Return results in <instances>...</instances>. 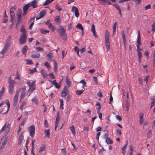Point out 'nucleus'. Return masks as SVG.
Returning <instances> with one entry per match:
<instances>
[{
	"mask_svg": "<svg viewBox=\"0 0 155 155\" xmlns=\"http://www.w3.org/2000/svg\"><path fill=\"white\" fill-rule=\"evenodd\" d=\"M110 34L107 30L105 31V44L106 48L108 51L110 50V43L109 41Z\"/></svg>",
	"mask_w": 155,
	"mask_h": 155,
	"instance_id": "f257e3e1",
	"label": "nucleus"
},
{
	"mask_svg": "<svg viewBox=\"0 0 155 155\" xmlns=\"http://www.w3.org/2000/svg\"><path fill=\"white\" fill-rule=\"evenodd\" d=\"M61 38L64 40H66L67 37L66 33V29L63 27H61L57 30Z\"/></svg>",
	"mask_w": 155,
	"mask_h": 155,
	"instance_id": "f03ea898",
	"label": "nucleus"
},
{
	"mask_svg": "<svg viewBox=\"0 0 155 155\" xmlns=\"http://www.w3.org/2000/svg\"><path fill=\"white\" fill-rule=\"evenodd\" d=\"M27 39V34H21L20 35L19 43L21 45L24 44L26 42Z\"/></svg>",
	"mask_w": 155,
	"mask_h": 155,
	"instance_id": "7ed1b4c3",
	"label": "nucleus"
},
{
	"mask_svg": "<svg viewBox=\"0 0 155 155\" xmlns=\"http://www.w3.org/2000/svg\"><path fill=\"white\" fill-rule=\"evenodd\" d=\"M28 131L30 134V135L33 137H34L35 133V127L34 125H32L31 126L28 128Z\"/></svg>",
	"mask_w": 155,
	"mask_h": 155,
	"instance_id": "20e7f679",
	"label": "nucleus"
},
{
	"mask_svg": "<svg viewBox=\"0 0 155 155\" xmlns=\"http://www.w3.org/2000/svg\"><path fill=\"white\" fill-rule=\"evenodd\" d=\"M11 37L9 36L8 37L7 40L6 42L5 43L4 48L8 50V48L10 47L11 44Z\"/></svg>",
	"mask_w": 155,
	"mask_h": 155,
	"instance_id": "39448f33",
	"label": "nucleus"
},
{
	"mask_svg": "<svg viewBox=\"0 0 155 155\" xmlns=\"http://www.w3.org/2000/svg\"><path fill=\"white\" fill-rule=\"evenodd\" d=\"M71 11L73 12H75V15L76 17L78 18L79 16V13L78 12V8L74 6H73L72 7Z\"/></svg>",
	"mask_w": 155,
	"mask_h": 155,
	"instance_id": "423d86ee",
	"label": "nucleus"
},
{
	"mask_svg": "<svg viewBox=\"0 0 155 155\" xmlns=\"http://www.w3.org/2000/svg\"><path fill=\"white\" fill-rule=\"evenodd\" d=\"M30 7V4L29 3L26 4L23 8V15H25L27 12L28 10Z\"/></svg>",
	"mask_w": 155,
	"mask_h": 155,
	"instance_id": "0eeeda50",
	"label": "nucleus"
},
{
	"mask_svg": "<svg viewBox=\"0 0 155 155\" xmlns=\"http://www.w3.org/2000/svg\"><path fill=\"white\" fill-rule=\"evenodd\" d=\"M19 91H17L16 94L14 97V103L13 105L14 106H16L17 104V103L18 100V97Z\"/></svg>",
	"mask_w": 155,
	"mask_h": 155,
	"instance_id": "6e6552de",
	"label": "nucleus"
},
{
	"mask_svg": "<svg viewBox=\"0 0 155 155\" xmlns=\"http://www.w3.org/2000/svg\"><path fill=\"white\" fill-rule=\"evenodd\" d=\"M30 6H31L34 8L38 7L37 1L36 0H33L30 3H29Z\"/></svg>",
	"mask_w": 155,
	"mask_h": 155,
	"instance_id": "1a4fd4ad",
	"label": "nucleus"
},
{
	"mask_svg": "<svg viewBox=\"0 0 155 155\" xmlns=\"http://www.w3.org/2000/svg\"><path fill=\"white\" fill-rule=\"evenodd\" d=\"M46 14V11L45 10H43L40 12L39 13V16L36 17V20L40 19L45 16Z\"/></svg>",
	"mask_w": 155,
	"mask_h": 155,
	"instance_id": "9d476101",
	"label": "nucleus"
},
{
	"mask_svg": "<svg viewBox=\"0 0 155 155\" xmlns=\"http://www.w3.org/2000/svg\"><path fill=\"white\" fill-rule=\"evenodd\" d=\"M91 31L93 33L94 36L95 37V38H97V35L95 31V25L94 24H92V25Z\"/></svg>",
	"mask_w": 155,
	"mask_h": 155,
	"instance_id": "9b49d317",
	"label": "nucleus"
},
{
	"mask_svg": "<svg viewBox=\"0 0 155 155\" xmlns=\"http://www.w3.org/2000/svg\"><path fill=\"white\" fill-rule=\"evenodd\" d=\"M40 73L42 74L43 77L44 78H47L48 77V74L44 69L41 70Z\"/></svg>",
	"mask_w": 155,
	"mask_h": 155,
	"instance_id": "f8f14e48",
	"label": "nucleus"
},
{
	"mask_svg": "<svg viewBox=\"0 0 155 155\" xmlns=\"http://www.w3.org/2000/svg\"><path fill=\"white\" fill-rule=\"evenodd\" d=\"M8 83L9 86H14V85L15 84L14 81L12 80L11 76H10L8 79Z\"/></svg>",
	"mask_w": 155,
	"mask_h": 155,
	"instance_id": "ddd939ff",
	"label": "nucleus"
},
{
	"mask_svg": "<svg viewBox=\"0 0 155 155\" xmlns=\"http://www.w3.org/2000/svg\"><path fill=\"white\" fill-rule=\"evenodd\" d=\"M28 49V47L27 45L25 46L22 48V51L23 54L25 55V56L26 55V52Z\"/></svg>",
	"mask_w": 155,
	"mask_h": 155,
	"instance_id": "4468645a",
	"label": "nucleus"
},
{
	"mask_svg": "<svg viewBox=\"0 0 155 155\" xmlns=\"http://www.w3.org/2000/svg\"><path fill=\"white\" fill-rule=\"evenodd\" d=\"M7 50L4 48H3L2 51L0 53V54L2 55L0 57V58H3L4 57V55H5V54L7 52Z\"/></svg>",
	"mask_w": 155,
	"mask_h": 155,
	"instance_id": "2eb2a0df",
	"label": "nucleus"
},
{
	"mask_svg": "<svg viewBox=\"0 0 155 155\" xmlns=\"http://www.w3.org/2000/svg\"><path fill=\"white\" fill-rule=\"evenodd\" d=\"M20 31L22 33V34H26V31L25 28V26L24 25H21Z\"/></svg>",
	"mask_w": 155,
	"mask_h": 155,
	"instance_id": "dca6fc26",
	"label": "nucleus"
},
{
	"mask_svg": "<svg viewBox=\"0 0 155 155\" xmlns=\"http://www.w3.org/2000/svg\"><path fill=\"white\" fill-rule=\"evenodd\" d=\"M137 45H141L140 32L139 30L138 31V38L137 41Z\"/></svg>",
	"mask_w": 155,
	"mask_h": 155,
	"instance_id": "f3484780",
	"label": "nucleus"
},
{
	"mask_svg": "<svg viewBox=\"0 0 155 155\" xmlns=\"http://www.w3.org/2000/svg\"><path fill=\"white\" fill-rule=\"evenodd\" d=\"M144 114L143 113H141L140 115V125H141L143 121V116Z\"/></svg>",
	"mask_w": 155,
	"mask_h": 155,
	"instance_id": "a211bd4d",
	"label": "nucleus"
},
{
	"mask_svg": "<svg viewBox=\"0 0 155 155\" xmlns=\"http://www.w3.org/2000/svg\"><path fill=\"white\" fill-rule=\"evenodd\" d=\"M122 37L124 45V47H125L126 45V41L125 38V34H124V31H122Z\"/></svg>",
	"mask_w": 155,
	"mask_h": 155,
	"instance_id": "6ab92c4d",
	"label": "nucleus"
},
{
	"mask_svg": "<svg viewBox=\"0 0 155 155\" xmlns=\"http://www.w3.org/2000/svg\"><path fill=\"white\" fill-rule=\"evenodd\" d=\"M23 132H22L20 135L19 137L18 144L20 145L21 143L22 142V140L23 138Z\"/></svg>",
	"mask_w": 155,
	"mask_h": 155,
	"instance_id": "aec40b11",
	"label": "nucleus"
},
{
	"mask_svg": "<svg viewBox=\"0 0 155 155\" xmlns=\"http://www.w3.org/2000/svg\"><path fill=\"white\" fill-rule=\"evenodd\" d=\"M17 25H18L21 21V15H17Z\"/></svg>",
	"mask_w": 155,
	"mask_h": 155,
	"instance_id": "412c9836",
	"label": "nucleus"
},
{
	"mask_svg": "<svg viewBox=\"0 0 155 155\" xmlns=\"http://www.w3.org/2000/svg\"><path fill=\"white\" fill-rule=\"evenodd\" d=\"M14 89V86H8V92L10 94H12L13 93Z\"/></svg>",
	"mask_w": 155,
	"mask_h": 155,
	"instance_id": "4be33fe9",
	"label": "nucleus"
},
{
	"mask_svg": "<svg viewBox=\"0 0 155 155\" xmlns=\"http://www.w3.org/2000/svg\"><path fill=\"white\" fill-rule=\"evenodd\" d=\"M45 134L46 136H47L48 138L50 137V130L49 129L48 130H45Z\"/></svg>",
	"mask_w": 155,
	"mask_h": 155,
	"instance_id": "5701e85b",
	"label": "nucleus"
},
{
	"mask_svg": "<svg viewBox=\"0 0 155 155\" xmlns=\"http://www.w3.org/2000/svg\"><path fill=\"white\" fill-rule=\"evenodd\" d=\"M54 20L56 23L58 24H59L61 23V20L59 16H56Z\"/></svg>",
	"mask_w": 155,
	"mask_h": 155,
	"instance_id": "b1692460",
	"label": "nucleus"
},
{
	"mask_svg": "<svg viewBox=\"0 0 155 155\" xmlns=\"http://www.w3.org/2000/svg\"><path fill=\"white\" fill-rule=\"evenodd\" d=\"M48 27L50 28L53 32L55 30V27L52 24H51L49 25Z\"/></svg>",
	"mask_w": 155,
	"mask_h": 155,
	"instance_id": "393cba45",
	"label": "nucleus"
},
{
	"mask_svg": "<svg viewBox=\"0 0 155 155\" xmlns=\"http://www.w3.org/2000/svg\"><path fill=\"white\" fill-rule=\"evenodd\" d=\"M138 53V61L139 63L141 61V59L142 57V54L140 51L137 52Z\"/></svg>",
	"mask_w": 155,
	"mask_h": 155,
	"instance_id": "a878e982",
	"label": "nucleus"
},
{
	"mask_svg": "<svg viewBox=\"0 0 155 155\" xmlns=\"http://www.w3.org/2000/svg\"><path fill=\"white\" fill-rule=\"evenodd\" d=\"M76 27L78 29H81V30H84V28L81 24H78L76 25Z\"/></svg>",
	"mask_w": 155,
	"mask_h": 155,
	"instance_id": "bb28decb",
	"label": "nucleus"
},
{
	"mask_svg": "<svg viewBox=\"0 0 155 155\" xmlns=\"http://www.w3.org/2000/svg\"><path fill=\"white\" fill-rule=\"evenodd\" d=\"M40 32L41 33L45 35L47 33H48L49 32V31L47 30H45L43 29L40 30Z\"/></svg>",
	"mask_w": 155,
	"mask_h": 155,
	"instance_id": "cd10ccee",
	"label": "nucleus"
},
{
	"mask_svg": "<svg viewBox=\"0 0 155 155\" xmlns=\"http://www.w3.org/2000/svg\"><path fill=\"white\" fill-rule=\"evenodd\" d=\"M60 108L62 110H63L64 109L63 100V99H60Z\"/></svg>",
	"mask_w": 155,
	"mask_h": 155,
	"instance_id": "c85d7f7f",
	"label": "nucleus"
},
{
	"mask_svg": "<svg viewBox=\"0 0 155 155\" xmlns=\"http://www.w3.org/2000/svg\"><path fill=\"white\" fill-rule=\"evenodd\" d=\"M66 84L68 85V87H70L71 86V82L68 79V77L66 78Z\"/></svg>",
	"mask_w": 155,
	"mask_h": 155,
	"instance_id": "c756f323",
	"label": "nucleus"
},
{
	"mask_svg": "<svg viewBox=\"0 0 155 155\" xmlns=\"http://www.w3.org/2000/svg\"><path fill=\"white\" fill-rule=\"evenodd\" d=\"M70 130H71V132L74 135H75V130L74 127L73 125L71 127H70Z\"/></svg>",
	"mask_w": 155,
	"mask_h": 155,
	"instance_id": "7c9ffc66",
	"label": "nucleus"
},
{
	"mask_svg": "<svg viewBox=\"0 0 155 155\" xmlns=\"http://www.w3.org/2000/svg\"><path fill=\"white\" fill-rule=\"evenodd\" d=\"M55 8L56 9H57L59 11H60L62 10V9L61 8V7L58 4H56L55 6Z\"/></svg>",
	"mask_w": 155,
	"mask_h": 155,
	"instance_id": "2f4dec72",
	"label": "nucleus"
},
{
	"mask_svg": "<svg viewBox=\"0 0 155 155\" xmlns=\"http://www.w3.org/2000/svg\"><path fill=\"white\" fill-rule=\"evenodd\" d=\"M106 141L107 143L112 144L113 143V141L110 139L109 138H107L106 139Z\"/></svg>",
	"mask_w": 155,
	"mask_h": 155,
	"instance_id": "473e14b6",
	"label": "nucleus"
},
{
	"mask_svg": "<svg viewBox=\"0 0 155 155\" xmlns=\"http://www.w3.org/2000/svg\"><path fill=\"white\" fill-rule=\"evenodd\" d=\"M31 57L34 58H38L40 56V54L39 53H38L35 54H33L31 55Z\"/></svg>",
	"mask_w": 155,
	"mask_h": 155,
	"instance_id": "72a5a7b5",
	"label": "nucleus"
},
{
	"mask_svg": "<svg viewBox=\"0 0 155 155\" xmlns=\"http://www.w3.org/2000/svg\"><path fill=\"white\" fill-rule=\"evenodd\" d=\"M29 87L30 88L28 90V91L29 92H30V93L29 94V96H30L31 94V93L33 91L35 90V89L34 88V87H31L30 86Z\"/></svg>",
	"mask_w": 155,
	"mask_h": 155,
	"instance_id": "f704fd0d",
	"label": "nucleus"
},
{
	"mask_svg": "<svg viewBox=\"0 0 155 155\" xmlns=\"http://www.w3.org/2000/svg\"><path fill=\"white\" fill-rule=\"evenodd\" d=\"M152 61L153 66L155 65V51H154L153 57L152 58Z\"/></svg>",
	"mask_w": 155,
	"mask_h": 155,
	"instance_id": "c9c22d12",
	"label": "nucleus"
},
{
	"mask_svg": "<svg viewBox=\"0 0 155 155\" xmlns=\"http://www.w3.org/2000/svg\"><path fill=\"white\" fill-rule=\"evenodd\" d=\"M62 92H64L68 94L69 93V91L68 88L66 86H65L63 89V91Z\"/></svg>",
	"mask_w": 155,
	"mask_h": 155,
	"instance_id": "e433bc0d",
	"label": "nucleus"
},
{
	"mask_svg": "<svg viewBox=\"0 0 155 155\" xmlns=\"http://www.w3.org/2000/svg\"><path fill=\"white\" fill-rule=\"evenodd\" d=\"M5 88L3 87L2 90L0 91V99L1 98V97H2L3 93L4 92Z\"/></svg>",
	"mask_w": 155,
	"mask_h": 155,
	"instance_id": "4c0bfd02",
	"label": "nucleus"
},
{
	"mask_svg": "<svg viewBox=\"0 0 155 155\" xmlns=\"http://www.w3.org/2000/svg\"><path fill=\"white\" fill-rule=\"evenodd\" d=\"M6 104L8 106V109H7V111H6V112L4 113L3 114H7L9 110V108L10 107V104L8 101V102H7V103H6Z\"/></svg>",
	"mask_w": 155,
	"mask_h": 155,
	"instance_id": "58836bf2",
	"label": "nucleus"
},
{
	"mask_svg": "<svg viewBox=\"0 0 155 155\" xmlns=\"http://www.w3.org/2000/svg\"><path fill=\"white\" fill-rule=\"evenodd\" d=\"M30 72L29 73L31 74H33L34 72H36L37 71L36 68H34L33 69H30V68L28 69Z\"/></svg>",
	"mask_w": 155,
	"mask_h": 155,
	"instance_id": "ea45409f",
	"label": "nucleus"
},
{
	"mask_svg": "<svg viewBox=\"0 0 155 155\" xmlns=\"http://www.w3.org/2000/svg\"><path fill=\"white\" fill-rule=\"evenodd\" d=\"M117 22H116L114 23L113 28V33L114 34L116 31V28L117 27Z\"/></svg>",
	"mask_w": 155,
	"mask_h": 155,
	"instance_id": "a19ab883",
	"label": "nucleus"
},
{
	"mask_svg": "<svg viewBox=\"0 0 155 155\" xmlns=\"http://www.w3.org/2000/svg\"><path fill=\"white\" fill-rule=\"evenodd\" d=\"M7 129L5 131V133L7 134L9 132L10 128V124H8L7 126Z\"/></svg>",
	"mask_w": 155,
	"mask_h": 155,
	"instance_id": "79ce46f5",
	"label": "nucleus"
},
{
	"mask_svg": "<svg viewBox=\"0 0 155 155\" xmlns=\"http://www.w3.org/2000/svg\"><path fill=\"white\" fill-rule=\"evenodd\" d=\"M47 56L48 58V59L51 61L53 57L51 53H49L47 55Z\"/></svg>",
	"mask_w": 155,
	"mask_h": 155,
	"instance_id": "37998d69",
	"label": "nucleus"
},
{
	"mask_svg": "<svg viewBox=\"0 0 155 155\" xmlns=\"http://www.w3.org/2000/svg\"><path fill=\"white\" fill-rule=\"evenodd\" d=\"M151 133H152V131H151V130H148L147 136V137L148 138H150V137L151 135Z\"/></svg>",
	"mask_w": 155,
	"mask_h": 155,
	"instance_id": "c03bdc74",
	"label": "nucleus"
},
{
	"mask_svg": "<svg viewBox=\"0 0 155 155\" xmlns=\"http://www.w3.org/2000/svg\"><path fill=\"white\" fill-rule=\"evenodd\" d=\"M129 102L127 101H126V104L125 105V107H126V108L127 109V111L129 110V108L128 107H129Z\"/></svg>",
	"mask_w": 155,
	"mask_h": 155,
	"instance_id": "a18cd8bd",
	"label": "nucleus"
},
{
	"mask_svg": "<svg viewBox=\"0 0 155 155\" xmlns=\"http://www.w3.org/2000/svg\"><path fill=\"white\" fill-rule=\"evenodd\" d=\"M51 2V0H46L44 4H43V5H48Z\"/></svg>",
	"mask_w": 155,
	"mask_h": 155,
	"instance_id": "49530a36",
	"label": "nucleus"
},
{
	"mask_svg": "<svg viewBox=\"0 0 155 155\" xmlns=\"http://www.w3.org/2000/svg\"><path fill=\"white\" fill-rule=\"evenodd\" d=\"M84 90L80 91L79 90H77L76 91V93L78 95H80L82 94Z\"/></svg>",
	"mask_w": 155,
	"mask_h": 155,
	"instance_id": "de8ad7c7",
	"label": "nucleus"
},
{
	"mask_svg": "<svg viewBox=\"0 0 155 155\" xmlns=\"http://www.w3.org/2000/svg\"><path fill=\"white\" fill-rule=\"evenodd\" d=\"M45 149V146H43L42 147H41L40 148V150H39V152L40 153H41Z\"/></svg>",
	"mask_w": 155,
	"mask_h": 155,
	"instance_id": "09e8293b",
	"label": "nucleus"
},
{
	"mask_svg": "<svg viewBox=\"0 0 155 155\" xmlns=\"http://www.w3.org/2000/svg\"><path fill=\"white\" fill-rule=\"evenodd\" d=\"M74 49L75 50V51L77 53L78 55L79 56V50L78 48V47L75 46L74 47Z\"/></svg>",
	"mask_w": 155,
	"mask_h": 155,
	"instance_id": "8fccbe9b",
	"label": "nucleus"
},
{
	"mask_svg": "<svg viewBox=\"0 0 155 155\" xmlns=\"http://www.w3.org/2000/svg\"><path fill=\"white\" fill-rule=\"evenodd\" d=\"M136 5H138L140 3L141 0H132Z\"/></svg>",
	"mask_w": 155,
	"mask_h": 155,
	"instance_id": "3c124183",
	"label": "nucleus"
},
{
	"mask_svg": "<svg viewBox=\"0 0 155 155\" xmlns=\"http://www.w3.org/2000/svg\"><path fill=\"white\" fill-rule=\"evenodd\" d=\"M6 124H5L2 128L0 130V133H1L4 131L6 129Z\"/></svg>",
	"mask_w": 155,
	"mask_h": 155,
	"instance_id": "603ef678",
	"label": "nucleus"
},
{
	"mask_svg": "<svg viewBox=\"0 0 155 155\" xmlns=\"http://www.w3.org/2000/svg\"><path fill=\"white\" fill-rule=\"evenodd\" d=\"M105 0H97L99 2L101 5H105Z\"/></svg>",
	"mask_w": 155,
	"mask_h": 155,
	"instance_id": "864d4df0",
	"label": "nucleus"
},
{
	"mask_svg": "<svg viewBox=\"0 0 155 155\" xmlns=\"http://www.w3.org/2000/svg\"><path fill=\"white\" fill-rule=\"evenodd\" d=\"M27 120V117H25V118H24L23 119L22 121V122L21 123L20 125H21L23 126L24 125L25 123V122L26 120Z\"/></svg>",
	"mask_w": 155,
	"mask_h": 155,
	"instance_id": "5fc2aeb1",
	"label": "nucleus"
},
{
	"mask_svg": "<svg viewBox=\"0 0 155 155\" xmlns=\"http://www.w3.org/2000/svg\"><path fill=\"white\" fill-rule=\"evenodd\" d=\"M10 15L11 19H13L14 18L15 14L14 13L10 12Z\"/></svg>",
	"mask_w": 155,
	"mask_h": 155,
	"instance_id": "6e6d98bb",
	"label": "nucleus"
},
{
	"mask_svg": "<svg viewBox=\"0 0 155 155\" xmlns=\"http://www.w3.org/2000/svg\"><path fill=\"white\" fill-rule=\"evenodd\" d=\"M32 101L33 102L36 104H38V101L35 97L33 99Z\"/></svg>",
	"mask_w": 155,
	"mask_h": 155,
	"instance_id": "4d7b16f0",
	"label": "nucleus"
},
{
	"mask_svg": "<svg viewBox=\"0 0 155 155\" xmlns=\"http://www.w3.org/2000/svg\"><path fill=\"white\" fill-rule=\"evenodd\" d=\"M60 119V117H59V113L58 112L57 113V115L56 118V122H58Z\"/></svg>",
	"mask_w": 155,
	"mask_h": 155,
	"instance_id": "13d9d810",
	"label": "nucleus"
},
{
	"mask_svg": "<svg viewBox=\"0 0 155 155\" xmlns=\"http://www.w3.org/2000/svg\"><path fill=\"white\" fill-rule=\"evenodd\" d=\"M15 10V6H14L13 7L11 8L10 10V12L14 13V11Z\"/></svg>",
	"mask_w": 155,
	"mask_h": 155,
	"instance_id": "bf43d9fd",
	"label": "nucleus"
},
{
	"mask_svg": "<svg viewBox=\"0 0 155 155\" xmlns=\"http://www.w3.org/2000/svg\"><path fill=\"white\" fill-rule=\"evenodd\" d=\"M8 140V137H7L5 139L4 141H3V142L2 143V144H3V145H5L6 144V143L7 142Z\"/></svg>",
	"mask_w": 155,
	"mask_h": 155,
	"instance_id": "052dcab7",
	"label": "nucleus"
},
{
	"mask_svg": "<svg viewBox=\"0 0 155 155\" xmlns=\"http://www.w3.org/2000/svg\"><path fill=\"white\" fill-rule=\"evenodd\" d=\"M25 95V92H22L21 93V97H20V100L23 98H24Z\"/></svg>",
	"mask_w": 155,
	"mask_h": 155,
	"instance_id": "680f3d73",
	"label": "nucleus"
},
{
	"mask_svg": "<svg viewBox=\"0 0 155 155\" xmlns=\"http://www.w3.org/2000/svg\"><path fill=\"white\" fill-rule=\"evenodd\" d=\"M155 23H153V24L152 25V31L153 32H154L155 31Z\"/></svg>",
	"mask_w": 155,
	"mask_h": 155,
	"instance_id": "e2e57ef3",
	"label": "nucleus"
},
{
	"mask_svg": "<svg viewBox=\"0 0 155 155\" xmlns=\"http://www.w3.org/2000/svg\"><path fill=\"white\" fill-rule=\"evenodd\" d=\"M96 106H98L97 109L98 110H100L101 108V104L99 102H97L96 104Z\"/></svg>",
	"mask_w": 155,
	"mask_h": 155,
	"instance_id": "0e129e2a",
	"label": "nucleus"
},
{
	"mask_svg": "<svg viewBox=\"0 0 155 155\" xmlns=\"http://www.w3.org/2000/svg\"><path fill=\"white\" fill-rule=\"evenodd\" d=\"M49 76L50 77V78L52 79H54L55 78V77L53 74L52 73H50L49 74Z\"/></svg>",
	"mask_w": 155,
	"mask_h": 155,
	"instance_id": "69168bd1",
	"label": "nucleus"
},
{
	"mask_svg": "<svg viewBox=\"0 0 155 155\" xmlns=\"http://www.w3.org/2000/svg\"><path fill=\"white\" fill-rule=\"evenodd\" d=\"M109 0H105L104 1L105 5L106 3H107L108 5H112V3Z\"/></svg>",
	"mask_w": 155,
	"mask_h": 155,
	"instance_id": "338daca9",
	"label": "nucleus"
},
{
	"mask_svg": "<svg viewBox=\"0 0 155 155\" xmlns=\"http://www.w3.org/2000/svg\"><path fill=\"white\" fill-rule=\"evenodd\" d=\"M53 85L56 88L59 89L60 88V85H58L57 83H54Z\"/></svg>",
	"mask_w": 155,
	"mask_h": 155,
	"instance_id": "774afa93",
	"label": "nucleus"
}]
</instances>
